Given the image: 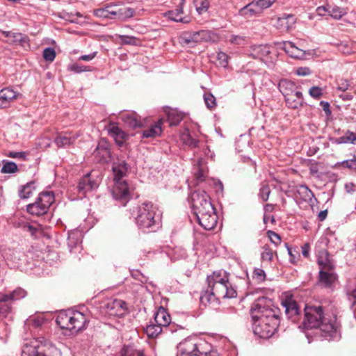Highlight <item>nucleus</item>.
Segmentation results:
<instances>
[{
  "label": "nucleus",
  "instance_id": "obj_24",
  "mask_svg": "<svg viewBox=\"0 0 356 356\" xmlns=\"http://www.w3.org/2000/svg\"><path fill=\"white\" fill-rule=\"evenodd\" d=\"M197 356H217V353L211 350V344L204 340L197 339Z\"/></svg>",
  "mask_w": 356,
  "mask_h": 356
},
{
  "label": "nucleus",
  "instance_id": "obj_10",
  "mask_svg": "<svg viewBox=\"0 0 356 356\" xmlns=\"http://www.w3.org/2000/svg\"><path fill=\"white\" fill-rule=\"evenodd\" d=\"M99 183V178L93 177L91 173H88L79 180L76 186L77 192L80 195H85L88 192L97 188Z\"/></svg>",
  "mask_w": 356,
  "mask_h": 356
},
{
  "label": "nucleus",
  "instance_id": "obj_48",
  "mask_svg": "<svg viewBox=\"0 0 356 356\" xmlns=\"http://www.w3.org/2000/svg\"><path fill=\"white\" fill-rule=\"evenodd\" d=\"M275 1L276 0H257L253 1V2L257 10L261 13L264 9L269 8Z\"/></svg>",
  "mask_w": 356,
  "mask_h": 356
},
{
  "label": "nucleus",
  "instance_id": "obj_63",
  "mask_svg": "<svg viewBox=\"0 0 356 356\" xmlns=\"http://www.w3.org/2000/svg\"><path fill=\"white\" fill-rule=\"evenodd\" d=\"M337 85H338V86H337L338 90H341V91H346L350 87L348 81L347 79H341L338 80Z\"/></svg>",
  "mask_w": 356,
  "mask_h": 356
},
{
  "label": "nucleus",
  "instance_id": "obj_20",
  "mask_svg": "<svg viewBox=\"0 0 356 356\" xmlns=\"http://www.w3.org/2000/svg\"><path fill=\"white\" fill-rule=\"evenodd\" d=\"M296 22V19L292 15H284L278 17L275 24V27L282 31H289Z\"/></svg>",
  "mask_w": 356,
  "mask_h": 356
},
{
  "label": "nucleus",
  "instance_id": "obj_61",
  "mask_svg": "<svg viewBox=\"0 0 356 356\" xmlns=\"http://www.w3.org/2000/svg\"><path fill=\"white\" fill-rule=\"evenodd\" d=\"M309 95L314 98H319L322 96V89L318 86L312 87L309 90Z\"/></svg>",
  "mask_w": 356,
  "mask_h": 356
},
{
  "label": "nucleus",
  "instance_id": "obj_16",
  "mask_svg": "<svg viewBox=\"0 0 356 356\" xmlns=\"http://www.w3.org/2000/svg\"><path fill=\"white\" fill-rule=\"evenodd\" d=\"M280 45V48L292 58L301 59L305 57V51L297 47L292 42L284 41Z\"/></svg>",
  "mask_w": 356,
  "mask_h": 356
},
{
  "label": "nucleus",
  "instance_id": "obj_53",
  "mask_svg": "<svg viewBox=\"0 0 356 356\" xmlns=\"http://www.w3.org/2000/svg\"><path fill=\"white\" fill-rule=\"evenodd\" d=\"M204 99L207 106L209 108H212L216 106V98L215 97L209 92L205 93L204 95Z\"/></svg>",
  "mask_w": 356,
  "mask_h": 356
},
{
  "label": "nucleus",
  "instance_id": "obj_59",
  "mask_svg": "<svg viewBox=\"0 0 356 356\" xmlns=\"http://www.w3.org/2000/svg\"><path fill=\"white\" fill-rule=\"evenodd\" d=\"M217 60L222 67H227L228 64V56L225 53L219 52L217 55Z\"/></svg>",
  "mask_w": 356,
  "mask_h": 356
},
{
  "label": "nucleus",
  "instance_id": "obj_14",
  "mask_svg": "<svg viewBox=\"0 0 356 356\" xmlns=\"http://www.w3.org/2000/svg\"><path fill=\"white\" fill-rule=\"evenodd\" d=\"M19 96L21 94L11 88L1 89L0 90V108H6Z\"/></svg>",
  "mask_w": 356,
  "mask_h": 356
},
{
  "label": "nucleus",
  "instance_id": "obj_47",
  "mask_svg": "<svg viewBox=\"0 0 356 356\" xmlns=\"http://www.w3.org/2000/svg\"><path fill=\"white\" fill-rule=\"evenodd\" d=\"M270 190L268 184L266 182H262L259 189V196L264 201L266 202L269 197Z\"/></svg>",
  "mask_w": 356,
  "mask_h": 356
},
{
  "label": "nucleus",
  "instance_id": "obj_35",
  "mask_svg": "<svg viewBox=\"0 0 356 356\" xmlns=\"http://www.w3.org/2000/svg\"><path fill=\"white\" fill-rule=\"evenodd\" d=\"M162 331L163 328L156 323L155 324L148 325L145 329V333L149 338L156 337Z\"/></svg>",
  "mask_w": 356,
  "mask_h": 356
},
{
  "label": "nucleus",
  "instance_id": "obj_8",
  "mask_svg": "<svg viewBox=\"0 0 356 356\" xmlns=\"http://www.w3.org/2000/svg\"><path fill=\"white\" fill-rule=\"evenodd\" d=\"M192 207L195 216L213 209L209 195L204 191H196L191 194Z\"/></svg>",
  "mask_w": 356,
  "mask_h": 356
},
{
  "label": "nucleus",
  "instance_id": "obj_41",
  "mask_svg": "<svg viewBox=\"0 0 356 356\" xmlns=\"http://www.w3.org/2000/svg\"><path fill=\"white\" fill-rule=\"evenodd\" d=\"M94 154L95 156H100L101 160H105L109 156L110 151L106 145H101L99 144L96 149L94 151Z\"/></svg>",
  "mask_w": 356,
  "mask_h": 356
},
{
  "label": "nucleus",
  "instance_id": "obj_17",
  "mask_svg": "<svg viewBox=\"0 0 356 356\" xmlns=\"http://www.w3.org/2000/svg\"><path fill=\"white\" fill-rule=\"evenodd\" d=\"M78 137L79 134H77L61 133L56 137L54 142L58 147H65L73 144Z\"/></svg>",
  "mask_w": 356,
  "mask_h": 356
},
{
  "label": "nucleus",
  "instance_id": "obj_26",
  "mask_svg": "<svg viewBox=\"0 0 356 356\" xmlns=\"http://www.w3.org/2000/svg\"><path fill=\"white\" fill-rule=\"evenodd\" d=\"M163 123L162 120H159L157 122L152 124L150 127L143 131L142 138H155L161 135L162 132L161 125Z\"/></svg>",
  "mask_w": 356,
  "mask_h": 356
},
{
  "label": "nucleus",
  "instance_id": "obj_64",
  "mask_svg": "<svg viewBox=\"0 0 356 356\" xmlns=\"http://www.w3.org/2000/svg\"><path fill=\"white\" fill-rule=\"evenodd\" d=\"M344 167L356 169V156H353V159L344 161L342 162Z\"/></svg>",
  "mask_w": 356,
  "mask_h": 356
},
{
  "label": "nucleus",
  "instance_id": "obj_34",
  "mask_svg": "<svg viewBox=\"0 0 356 356\" xmlns=\"http://www.w3.org/2000/svg\"><path fill=\"white\" fill-rule=\"evenodd\" d=\"M38 199L42 202V205L47 209L54 202V195L52 192H42L39 195Z\"/></svg>",
  "mask_w": 356,
  "mask_h": 356
},
{
  "label": "nucleus",
  "instance_id": "obj_27",
  "mask_svg": "<svg viewBox=\"0 0 356 356\" xmlns=\"http://www.w3.org/2000/svg\"><path fill=\"white\" fill-rule=\"evenodd\" d=\"M285 102L289 108L296 109L303 104L302 92H298L285 98Z\"/></svg>",
  "mask_w": 356,
  "mask_h": 356
},
{
  "label": "nucleus",
  "instance_id": "obj_28",
  "mask_svg": "<svg viewBox=\"0 0 356 356\" xmlns=\"http://www.w3.org/2000/svg\"><path fill=\"white\" fill-rule=\"evenodd\" d=\"M334 144L351 143L356 145V133L347 130L344 136L332 139Z\"/></svg>",
  "mask_w": 356,
  "mask_h": 356
},
{
  "label": "nucleus",
  "instance_id": "obj_60",
  "mask_svg": "<svg viewBox=\"0 0 356 356\" xmlns=\"http://www.w3.org/2000/svg\"><path fill=\"white\" fill-rule=\"evenodd\" d=\"M348 300L351 302V307L356 312V288L348 293Z\"/></svg>",
  "mask_w": 356,
  "mask_h": 356
},
{
  "label": "nucleus",
  "instance_id": "obj_52",
  "mask_svg": "<svg viewBox=\"0 0 356 356\" xmlns=\"http://www.w3.org/2000/svg\"><path fill=\"white\" fill-rule=\"evenodd\" d=\"M3 34L6 35V37L12 38L11 42H21L23 40V35L22 34L19 33H13L10 31H4Z\"/></svg>",
  "mask_w": 356,
  "mask_h": 356
},
{
  "label": "nucleus",
  "instance_id": "obj_2",
  "mask_svg": "<svg viewBox=\"0 0 356 356\" xmlns=\"http://www.w3.org/2000/svg\"><path fill=\"white\" fill-rule=\"evenodd\" d=\"M207 289L200 296L202 304L207 305L218 299L234 298L237 296L236 287L229 282V274L225 271H215L207 276Z\"/></svg>",
  "mask_w": 356,
  "mask_h": 356
},
{
  "label": "nucleus",
  "instance_id": "obj_12",
  "mask_svg": "<svg viewBox=\"0 0 356 356\" xmlns=\"http://www.w3.org/2000/svg\"><path fill=\"white\" fill-rule=\"evenodd\" d=\"M196 217L200 225L206 230H211L217 225L218 216L214 208L211 211L200 213Z\"/></svg>",
  "mask_w": 356,
  "mask_h": 356
},
{
  "label": "nucleus",
  "instance_id": "obj_56",
  "mask_svg": "<svg viewBox=\"0 0 356 356\" xmlns=\"http://www.w3.org/2000/svg\"><path fill=\"white\" fill-rule=\"evenodd\" d=\"M267 235H268V238H270V241L273 243H274L276 246H277L278 245L280 244L281 237L278 234L275 233L273 231L269 230L267 232Z\"/></svg>",
  "mask_w": 356,
  "mask_h": 356
},
{
  "label": "nucleus",
  "instance_id": "obj_44",
  "mask_svg": "<svg viewBox=\"0 0 356 356\" xmlns=\"http://www.w3.org/2000/svg\"><path fill=\"white\" fill-rule=\"evenodd\" d=\"M121 356H144L141 350L134 349L131 346H124L121 350Z\"/></svg>",
  "mask_w": 356,
  "mask_h": 356
},
{
  "label": "nucleus",
  "instance_id": "obj_33",
  "mask_svg": "<svg viewBox=\"0 0 356 356\" xmlns=\"http://www.w3.org/2000/svg\"><path fill=\"white\" fill-rule=\"evenodd\" d=\"M8 295L0 296V314L6 315L11 309L12 302L9 300Z\"/></svg>",
  "mask_w": 356,
  "mask_h": 356
},
{
  "label": "nucleus",
  "instance_id": "obj_22",
  "mask_svg": "<svg viewBox=\"0 0 356 356\" xmlns=\"http://www.w3.org/2000/svg\"><path fill=\"white\" fill-rule=\"evenodd\" d=\"M337 276L332 270L321 269L319 272V281L325 287H331L337 281Z\"/></svg>",
  "mask_w": 356,
  "mask_h": 356
},
{
  "label": "nucleus",
  "instance_id": "obj_50",
  "mask_svg": "<svg viewBox=\"0 0 356 356\" xmlns=\"http://www.w3.org/2000/svg\"><path fill=\"white\" fill-rule=\"evenodd\" d=\"M68 69L75 73H81L83 72L90 71V68L88 66H84L79 63H74L69 66Z\"/></svg>",
  "mask_w": 356,
  "mask_h": 356
},
{
  "label": "nucleus",
  "instance_id": "obj_5",
  "mask_svg": "<svg viewBox=\"0 0 356 356\" xmlns=\"http://www.w3.org/2000/svg\"><path fill=\"white\" fill-rule=\"evenodd\" d=\"M136 224L144 232H155L161 227V213L151 202H145L137 209Z\"/></svg>",
  "mask_w": 356,
  "mask_h": 356
},
{
  "label": "nucleus",
  "instance_id": "obj_31",
  "mask_svg": "<svg viewBox=\"0 0 356 356\" xmlns=\"http://www.w3.org/2000/svg\"><path fill=\"white\" fill-rule=\"evenodd\" d=\"M111 6L98 8L94 10V15L101 18L115 19V10L111 9Z\"/></svg>",
  "mask_w": 356,
  "mask_h": 356
},
{
  "label": "nucleus",
  "instance_id": "obj_39",
  "mask_svg": "<svg viewBox=\"0 0 356 356\" xmlns=\"http://www.w3.org/2000/svg\"><path fill=\"white\" fill-rule=\"evenodd\" d=\"M182 115L175 111H172L168 114V120L170 126H176L182 120Z\"/></svg>",
  "mask_w": 356,
  "mask_h": 356
},
{
  "label": "nucleus",
  "instance_id": "obj_30",
  "mask_svg": "<svg viewBox=\"0 0 356 356\" xmlns=\"http://www.w3.org/2000/svg\"><path fill=\"white\" fill-rule=\"evenodd\" d=\"M183 14L182 8L176 9L175 10L168 11L165 15L171 20L177 22L188 23V21L186 17H182L181 15Z\"/></svg>",
  "mask_w": 356,
  "mask_h": 356
},
{
  "label": "nucleus",
  "instance_id": "obj_36",
  "mask_svg": "<svg viewBox=\"0 0 356 356\" xmlns=\"http://www.w3.org/2000/svg\"><path fill=\"white\" fill-rule=\"evenodd\" d=\"M38 204L39 203H37L35 201L34 203L29 204L27 206V211L29 213L35 216H41L46 213L48 209L43 205L42 207H40Z\"/></svg>",
  "mask_w": 356,
  "mask_h": 356
},
{
  "label": "nucleus",
  "instance_id": "obj_43",
  "mask_svg": "<svg viewBox=\"0 0 356 356\" xmlns=\"http://www.w3.org/2000/svg\"><path fill=\"white\" fill-rule=\"evenodd\" d=\"M353 43L349 42H342L337 44L339 51L344 54H350L354 52Z\"/></svg>",
  "mask_w": 356,
  "mask_h": 356
},
{
  "label": "nucleus",
  "instance_id": "obj_7",
  "mask_svg": "<svg viewBox=\"0 0 356 356\" xmlns=\"http://www.w3.org/2000/svg\"><path fill=\"white\" fill-rule=\"evenodd\" d=\"M22 356H61V352L46 339H33L23 346Z\"/></svg>",
  "mask_w": 356,
  "mask_h": 356
},
{
  "label": "nucleus",
  "instance_id": "obj_40",
  "mask_svg": "<svg viewBox=\"0 0 356 356\" xmlns=\"http://www.w3.org/2000/svg\"><path fill=\"white\" fill-rule=\"evenodd\" d=\"M298 193L302 195L305 201L311 200L314 197L312 191L305 185H301L298 189Z\"/></svg>",
  "mask_w": 356,
  "mask_h": 356
},
{
  "label": "nucleus",
  "instance_id": "obj_45",
  "mask_svg": "<svg viewBox=\"0 0 356 356\" xmlns=\"http://www.w3.org/2000/svg\"><path fill=\"white\" fill-rule=\"evenodd\" d=\"M18 170L17 165L13 161H6L1 170V173L10 174L16 172Z\"/></svg>",
  "mask_w": 356,
  "mask_h": 356
},
{
  "label": "nucleus",
  "instance_id": "obj_49",
  "mask_svg": "<svg viewBox=\"0 0 356 356\" xmlns=\"http://www.w3.org/2000/svg\"><path fill=\"white\" fill-rule=\"evenodd\" d=\"M263 251L261 252V259L264 261H270L273 259V252L270 248L269 245H265L263 246Z\"/></svg>",
  "mask_w": 356,
  "mask_h": 356
},
{
  "label": "nucleus",
  "instance_id": "obj_18",
  "mask_svg": "<svg viewBox=\"0 0 356 356\" xmlns=\"http://www.w3.org/2000/svg\"><path fill=\"white\" fill-rule=\"evenodd\" d=\"M109 134L115 139L116 143L122 145L128 138V135L122 130L116 124L111 123L108 127Z\"/></svg>",
  "mask_w": 356,
  "mask_h": 356
},
{
  "label": "nucleus",
  "instance_id": "obj_13",
  "mask_svg": "<svg viewBox=\"0 0 356 356\" xmlns=\"http://www.w3.org/2000/svg\"><path fill=\"white\" fill-rule=\"evenodd\" d=\"M196 338H188L179 344V353L177 356H197Z\"/></svg>",
  "mask_w": 356,
  "mask_h": 356
},
{
  "label": "nucleus",
  "instance_id": "obj_32",
  "mask_svg": "<svg viewBox=\"0 0 356 356\" xmlns=\"http://www.w3.org/2000/svg\"><path fill=\"white\" fill-rule=\"evenodd\" d=\"M134 10L131 8H122L115 10V19L124 20L134 16Z\"/></svg>",
  "mask_w": 356,
  "mask_h": 356
},
{
  "label": "nucleus",
  "instance_id": "obj_25",
  "mask_svg": "<svg viewBox=\"0 0 356 356\" xmlns=\"http://www.w3.org/2000/svg\"><path fill=\"white\" fill-rule=\"evenodd\" d=\"M155 323L159 324L161 327H167L171 321V318L168 312L161 307L154 315Z\"/></svg>",
  "mask_w": 356,
  "mask_h": 356
},
{
  "label": "nucleus",
  "instance_id": "obj_4",
  "mask_svg": "<svg viewBox=\"0 0 356 356\" xmlns=\"http://www.w3.org/2000/svg\"><path fill=\"white\" fill-rule=\"evenodd\" d=\"M128 169V164L122 160H118L112 165L114 186L111 193L113 198L122 206H125L131 198L130 187L127 182L122 179L127 175Z\"/></svg>",
  "mask_w": 356,
  "mask_h": 356
},
{
  "label": "nucleus",
  "instance_id": "obj_3",
  "mask_svg": "<svg viewBox=\"0 0 356 356\" xmlns=\"http://www.w3.org/2000/svg\"><path fill=\"white\" fill-rule=\"evenodd\" d=\"M304 312L302 324L305 329L319 328L323 337L329 339L339 337V323L335 316H325L321 306L305 305Z\"/></svg>",
  "mask_w": 356,
  "mask_h": 356
},
{
  "label": "nucleus",
  "instance_id": "obj_38",
  "mask_svg": "<svg viewBox=\"0 0 356 356\" xmlns=\"http://www.w3.org/2000/svg\"><path fill=\"white\" fill-rule=\"evenodd\" d=\"M183 143L191 147H196L198 145L199 140L193 138L188 131L184 132L181 136Z\"/></svg>",
  "mask_w": 356,
  "mask_h": 356
},
{
  "label": "nucleus",
  "instance_id": "obj_51",
  "mask_svg": "<svg viewBox=\"0 0 356 356\" xmlns=\"http://www.w3.org/2000/svg\"><path fill=\"white\" fill-rule=\"evenodd\" d=\"M44 321L43 318L40 317H33L28 319L26 322V325L29 326H32L35 328L40 327Z\"/></svg>",
  "mask_w": 356,
  "mask_h": 356
},
{
  "label": "nucleus",
  "instance_id": "obj_55",
  "mask_svg": "<svg viewBox=\"0 0 356 356\" xmlns=\"http://www.w3.org/2000/svg\"><path fill=\"white\" fill-rule=\"evenodd\" d=\"M252 277L258 283L264 281L266 277V274L264 270L261 268H256L253 271Z\"/></svg>",
  "mask_w": 356,
  "mask_h": 356
},
{
  "label": "nucleus",
  "instance_id": "obj_21",
  "mask_svg": "<svg viewBox=\"0 0 356 356\" xmlns=\"http://www.w3.org/2000/svg\"><path fill=\"white\" fill-rule=\"evenodd\" d=\"M122 120L129 127L133 129L145 126V120H142L141 117L135 112L125 113L122 116Z\"/></svg>",
  "mask_w": 356,
  "mask_h": 356
},
{
  "label": "nucleus",
  "instance_id": "obj_58",
  "mask_svg": "<svg viewBox=\"0 0 356 356\" xmlns=\"http://www.w3.org/2000/svg\"><path fill=\"white\" fill-rule=\"evenodd\" d=\"M122 43L124 44L136 45L138 44V39L134 36L122 35L120 36Z\"/></svg>",
  "mask_w": 356,
  "mask_h": 356
},
{
  "label": "nucleus",
  "instance_id": "obj_54",
  "mask_svg": "<svg viewBox=\"0 0 356 356\" xmlns=\"http://www.w3.org/2000/svg\"><path fill=\"white\" fill-rule=\"evenodd\" d=\"M43 57L45 60L52 62L56 57V52L53 48L47 47L44 49Z\"/></svg>",
  "mask_w": 356,
  "mask_h": 356
},
{
  "label": "nucleus",
  "instance_id": "obj_9",
  "mask_svg": "<svg viewBox=\"0 0 356 356\" xmlns=\"http://www.w3.org/2000/svg\"><path fill=\"white\" fill-rule=\"evenodd\" d=\"M103 307L109 316L122 317L128 312L126 302L119 299L108 300L104 303Z\"/></svg>",
  "mask_w": 356,
  "mask_h": 356
},
{
  "label": "nucleus",
  "instance_id": "obj_1",
  "mask_svg": "<svg viewBox=\"0 0 356 356\" xmlns=\"http://www.w3.org/2000/svg\"><path fill=\"white\" fill-rule=\"evenodd\" d=\"M252 330L260 338L268 339L277 331L280 323V309L266 297L257 298L251 306Z\"/></svg>",
  "mask_w": 356,
  "mask_h": 356
},
{
  "label": "nucleus",
  "instance_id": "obj_11",
  "mask_svg": "<svg viewBox=\"0 0 356 356\" xmlns=\"http://www.w3.org/2000/svg\"><path fill=\"white\" fill-rule=\"evenodd\" d=\"M282 305L285 309V314L289 319L297 322L301 314L300 307L292 296H286L282 301Z\"/></svg>",
  "mask_w": 356,
  "mask_h": 356
},
{
  "label": "nucleus",
  "instance_id": "obj_6",
  "mask_svg": "<svg viewBox=\"0 0 356 356\" xmlns=\"http://www.w3.org/2000/svg\"><path fill=\"white\" fill-rule=\"evenodd\" d=\"M56 321L61 329L68 330L74 334L85 328L87 318L79 311H67L60 312Z\"/></svg>",
  "mask_w": 356,
  "mask_h": 356
},
{
  "label": "nucleus",
  "instance_id": "obj_57",
  "mask_svg": "<svg viewBox=\"0 0 356 356\" xmlns=\"http://www.w3.org/2000/svg\"><path fill=\"white\" fill-rule=\"evenodd\" d=\"M31 184H27L19 191V197L22 199H26L31 196Z\"/></svg>",
  "mask_w": 356,
  "mask_h": 356
},
{
  "label": "nucleus",
  "instance_id": "obj_46",
  "mask_svg": "<svg viewBox=\"0 0 356 356\" xmlns=\"http://www.w3.org/2000/svg\"><path fill=\"white\" fill-rule=\"evenodd\" d=\"M195 6L196 10L199 14H202L207 11L209 7V2L208 0H195Z\"/></svg>",
  "mask_w": 356,
  "mask_h": 356
},
{
  "label": "nucleus",
  "instance_id": "obj_15",
  "mask_svg": "<svg viewBox=\"0 0 356 356\" xmlns=\"http://www.w3.org/2000/svg\"><path fill=\"white\" fill-rule=\"evenodd\" d=\"M207 33V31L184 33L181 38V42L185 44L200 42L206 38Z\"/></svg>",
  "mask_w": 356,
  "mask_h": 356
},
{
  "label": "nucleus",
  "instance_id": "obj_23",
  "mask_svg": "<svg viewBox=\"0 0 356 356\" xmlns=\"http://www.w3.org/2000/svg\"><path fill=\"white\" fill-rule=\"evenodd\" d=\"M318 264L321 269L331 270L334 268V264L326 250H321L318 254Z\"/></svg>",
  "mask_w": 356,
  "mask_h": 356
},
{
  "label": "nucleus",
  "instance_id": "obj_19",
  "mask_svg": "<svg viewBox=\"0 0 356 356\" xmlns=\"http://www.w3.org/2000/svg\"><path fill=\"white\" fill-rule=\"evenodd\" d=\"M278 86L280 91L285 98L300 92L298 86L294 82L286 79L281 80Z\"/></svg>",
  "mask_w": 356,
  "mask_h": 356
},
{
  "label": "nucleus",
  "instance_id": "obj_62",
  "mask_svg": "<svg viewBox=\"0 0 356 356\" xmlns=\"http://www.w3.org/2000/svg\"><path fill=\"white\" fill-rule=\"evenodd\" d=\"M194 175L197 182L200 183L204 180L206 177V172L200 167H198Z\"/></svg>",
  "mask_w": 356,
  "mask_h": 356
},
{
  "label": "nucleus",
  "instance_id": "obj_37",
  "mask_svg": "<svg viewBox=\"0 0 356 356\" xmlns=\"http://www.w3.org/2000/svg\"><path fill=\"white\" fill-rule=\"evenodd\" d=\"M346 12L343 9L336 6L329 5L328 15L336 19H341Z\"/></svg>",
  "mask_w": 356,
  "mask_h": 356
},
{
  "label": "nucleus",
  "instance_id": "obj_42",
  "mask_svg": "<svg viewBox=\"0 0 356 356\" xmlns=\"http://www.w3.org/2000/svg\"><path fill=\"white\" fill-rule=\"evenodd\" d=\"M27 293L25 290H24L22 288H17L15 290H14L12 293L10 294H7L8 296H9V300L10 302L19 300L21 298H24L26 296Z\"/></svg>",
  "mask_w": 356,
  "mask_h": 356
},
{
  "label": "nucleus",
  "instance_id": "obj_29",
  "mask_svg": "<svg viewBox=\"0 0 356 356\" xmlns=\"http://www.w3.org/2000/svg\"><path fill=\"white\" fill-rule=\"evenodd\" d=\"M238 14L241 16H243L245 17H250L254 15L260 14L259 11L257 10L255 4L253 1L245 6L243 8L239 10Z\"/></svg>",
  "mask_w": 356,
  "mask_h": 356
}]
</instances>
